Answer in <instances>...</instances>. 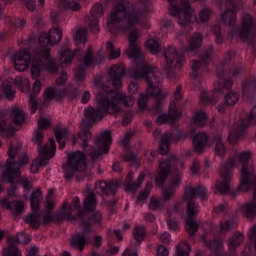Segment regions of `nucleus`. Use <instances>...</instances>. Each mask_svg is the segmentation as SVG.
<instances>
[{
  "instance_id": "15",
  "label": "nucleus",
  "mask_w": 256,
  "mask_h": 256,
  "mask_svg": "<svg viewBox=\"0 0 256 256\" xmlns=\"http://www.w3.org/2000/svg\"><path fill=\"white\" fill-rule=\"evenodd\" d=\"M189 137V132L177 128L174 132H166L160 139L159 151L152 150L150 152V163H153L159 155H167L171 147V141H185Z\"/></svg>"
},
{
  "instance_id": "58",
  "label": "nucleus",
  "mask_w": 256,
  "mask_h": 256,
  "mask_svg": "<svg viewBox=\"0 0 256 256\" xmlns=\"http://www.w3.org/2000/svg\"><path fill=\"white\" fill-rule=\"evenodd\" d=\"M131 139H133V133L127 132L124 135V139L121 140V145H123V147L127 149L129 147V143L131 142Z\"/></svg>"
},
{
  "instance_id": "14",
  "label": "nucleus",
  "mask_w": 256,
  "mask_h": 256,
  "mask_svg": "<svg viewBox=\"0 0 256 256\" xmlns=\"http://www.w3.org/2000/svg\"><path fill=\"white\" fill-rule=\"evenodd\" d=\"M213 47L209 46L201 55V60L192 62L191 79L196 83L197 87H201V81L206 73H209V64L213 61Z\"/></svg>"
},
{
  "instance_id": "19",
  "label": "nucleus",
  "mask_w": 256,
  "mask_h": 256,
  "mask_svg": "<svg viewBox=\"0 0 256 256\" xmlns=\"http://www.w3.org/2000/svg\"><path fill=\"white\" fill-rule=\"evenodd\" d=\"M9 246L3 249V256H23L19 248H17V243L23 245H29L31 243V237L23 232L18 233L16 236L8 239Z\"/></svg>"
},
{
  "instance_id": "18",
  "label": "nucleus",
  "mask_w": 256,
  "mask_h": 256,
  "mask_svg": "<svg viewBox=\"0 0 256 256\" xmlns=\"http://www.w3.org/2000/svg\"><path fill=\"white\" fill-rule=\"evenodd\" d=\"M228 35L230 37H238L244 43H248V45H251V43L255 45L256 28L253 25V17L249 14L244 15L242 24L230 31Z\"/></svg>"
},
{
  "instance_id": "40",
  "label": "nucleus",
  "mask_w": 256,
  "mask_h": 256,
  "mask_svg": "<svg viewBox=\"0 0 256 256\" xmlns=\"http://www.w3.org/2000/svg\"><path fill=\"white\" fill-rule=\"evenodd\" d=\"M87 28H79L75 35L76 45H85L87 43Z\"/></svg>"
},
{
  "instance_id": "7",
  "label": "nucleus",
  "mask_w": 256,
  "mask_h": 256,
  "mask_svg": "<svg viewBox=\"0 0 256 256\" xmlns=\"http://www.w3.org/2000/svg\"><path fill=\"white\" fill-rule=\"evenodd\" d=\"M203 45V34L195 32L190 37L188 46L182 47L181 50H177L174 46H168L164 48L163 57L165 59L166 65L163 69L164 75L170 81H177V71L185 65V55H197Z\"/></svg>"
},
{
  "instance_id": "33",
  "label": "nucleus",
  "mask_w": 256,
  "mask_h": 256,
  "mask_svg": "<svg viewBox=\"0 0 256 256\" xmlns=\"http://www.w3.org/2000/svg\"><path fill=\"white\" fill-rule=\"evenodd\" d=\"M5 97L9 101H12V99H15V90H13V85L10 82H4L2 84L1 92H0V101H3Z\"/></svg>"
},
{
  "instance_id": "23",
  "label": "nucleus",
  "mask_w": 256,
  "mask_h": 256,
  "mask_svg": "<svg viewBox=\"0 0 256 256\" xmlns=\"http://www.w3.org/2000/svg\"><path fill=\"white\" fill-rule=\"evenodd\" d=\"M83 231L84 232H76L72 234L70 238V246L72 247V249H77L78 251H80V253L83 252L85 246L87 245V235H89V233H92L85 232L84 229Z\"/></svg>"
},
{
  "instance_id": "52",
  "label": "nucleus",
  "mask_w": 256,
  "mask_h": 256,
  "mask_svg": "<svg viewBox=\"0 0 256 256\" xmlns=\"http://www.w3.org/2000/svg\"><path fill=\"white\" fill-rule=\"evenodd\" d=\"M101 205H102V207H107V209H109L110 213H114L115 206L117 205V200H115V199H111V200L103 199V201L101 202Z\"/></svg>"
},
{
  "instance_id": "21",
  "label": "nucleus",
  "mask_w": 256,
  "mask_h": 256,
  "mask_svg": "<svg viewBox=\"0 0 256 256\" xmlns=\"http://www.w3.org/2000/svg\"><path fill=\"white\" fill-rule=\"evenodd\" d=\"M117 189H119V182L115 180H109L108 182L102 180L95 183V191L101 197H109V195L115 197Z\"/></svg>"
},
{
  "instance_id": "38",
  "label": "nucleus",
  "mask_w": 256,
  "mask_h": 256,
  "mask_svg": "<svg viewBox=\"0 0 256 256\" xmlns=\"http://www.w3.org/2000/svg\"><path fill=\"white\" fill-rule=\"evenodd\" d=\"M253 89H256V78L253 80L246 81L242 84V97H249Z\"/></svg>"
},
{
  "instance_id": "36",
  "label": "nucleus",
  "mask_w": 256,
  "mask_h": 256,
  "mask_svg": "<svg viewBox=\"0 0 256 256\" xmlns=\"http://www.w3.org/2000/svg\"><path fill=\"white\" fill-rule=\"evenodd\" d=\"M244 239L245 236H243V233H234V235L228 241V248L230 249V251H235V249H237V247H239L241 243H243Z\"/></svg>"
},
{
  "instance_id": "17",
  "label": "nucleus",
  "mask_w": 256,
  "mask_h": 256,
  "mask_svg": "<svg viewBox=\"0 0 256 256\" xmlns=\"http://www.w3.org/2000/svg\"><path fill=\"white\" fill-rule=\"evenodd\" d=\"M256 123V106L252 108L250 113L245 117L238 120L237 124H234L232 130L228 135V141L231 145H235L241 137H244L247 133L248 127L255 125Z\"/></svg>"
},
{
  "instance_id": "9",
  "label": "nucleus",
  "mask_w": 256,
  "mask_h": 256,
  "mask_svg": "<svg viewBox=\"0 0 256 256\" xmlns=\"http://www.w3.org/2000/svg\"><path fill=\"white\" fill-rule=\"evenodd\" d=\"M195 198L207 201V188L203 185H198L196 187L186 186L184 189L183 201L187 203L186 213L188 215L185 228L191 239H195V233L199 231V222L193 219L199 213V204L195 203Z\"/></svg>"
},
{
  "instance_id": "10",
  "label": "nucleus",
  "mask_w": 256,
  "mask_h": 256,
  "mask_svg": "<svg viewBox=\"0 0 256 256\" xmlns=\"http://www.w3.org/2000/svg\"><path fill=\"white\" fill-rule=\"evenodd\" d=\"M77 53H80V56L82 57V64L77 67L75 77L77 81L83 83V81H85V75H87V69H89V67H95V65H101V63H103V60L105 59V56H103V54L94 55L93 47L91 46H88L86 52L81 50H77V52H74L71 49H64L61 51L63 63L65 65H71Z\"/></svg>"
},
{
  "instance_id": "54",
  "label": "nucleus",
  "mask_w": 256,
  "mask_h": 256,
  "mask_svg": "<svg viewBox=\"0 0 256 256\" xmlns=\"http://www.w3.org/2000/svg\"><path fill=\"white\" fill-rule=\"evenodd\" d=\"M53 195V191L49 190L46 201V209L51 212L55 209V201L51 198Z\"/></svg>"
},
{
  "instance_id": "3",
  "label": "nucleus",
  "mask_w": 256,
  "mask_h": 256,
  "mask_svg": "<svg viewBox=\"0 0 256 256\" xmlns=\"http://www.w3.org/2000/svg\"><path fill=\"white\" fill-rule=\"evenodd\" d=\"M63 39V32L59 27H54L49 32H43L39 38L37 36H29L26 40H18V45L22 47L14 58V67L16 71H27L31 67V75L35 80L32 87V93L29 95V106L31 113H37L39 109V101L37 95L41 91V81L39 77L43 71L55 75L59 73V61L51 56V49ZM32 64V66H31Z\"/></svg>"
},
{
  "instance_id": "27",
  "label": "nucleus",
  "mask_w": 256,
  "mask_h": 256,
  "mask_svg": "<svg viewBox=\"0 0 256 256\" xmlns=\"http://www.w3.org/2000/svg\"><path fill=\"white\" fill-rule=\"evenodd\" d=\"M7 111L0 110V135L2 137L11 138L15 136V129L7 126Z\"/></svg>"
},
{
  "instance_id": "12",
  "label": "nucleus",
  "mask_w": 256,
  "mask_h": 256,
  "mask_svg": "<svg viewBox=\"0 0 256 256\" xmlns=\"http://www.w3.org/2000/svg\"><path fill=\"white\" fill-rule=\"evenodd\" d=\"M43 138V131L41 129H36L34 132L33 141L38 145L37 151L39 157L32 162L30 166L31 173H39V169H41V167H45V165L49 163V159H53V157H55V151L57 150L55 140L50 138L49 147V144L43 146Z\"/></svg>"
},
{
  "instance_id": "35",
  "label": "nucleus",
  "mask_w": 256,
  "mask_h": 256,
  "mask_svg": "<svg viewBox=\"0 0 256 256\" xmlns=\"http://www.w3.org/2000/svg\"><path fill=\"white\" fill-rule=\"evenodd\" d=\"M209 120V116H207V113L203 110L197 111L192 116V122L196 127H205L207 125V121Z\"/></svg>"
},
{
  "instance_id": "2",
  "label": "nucleus",
  "mask_w": 256,
  "mask_h": 256,
  "mask_svg": "<svg viewBox=\"0 0 256 256\" xmlns=\"http://www.w3.org/2000/svg\"><path fill=\"white\" fill-rule=\"evenodd\" d=\"M137 39H139V34L137 31L130 32L128 36L129 46L126 53L129 59H133L137 63V67L131 70V77L134 81L130 82L128 85V90L130 95L137 93L139 91V82L141 79H145L148 83L146 89V94L140 93L138 96V107L141 111L147 109L149 103V97L155 99V105L153 109L157 113L156 123L158 125H163V123H175L181 115H183V110L187 107V102H183V86L178 84L173 94V100H171L168 114L163 113V101L167 97V93L163 92L159 88V83H161V78H159V68L153 67L145 61V56L143 51L137 45Z\"/></svg>"
},
{
  "instance_id": "26",
  "label": "nucleus",
  "mask_w": 256,
  "mask_h": 256,
  "mask_svg": "<svg viewBox=\"0 0 256 256\" xmlns=\"http://www.w3.org/2000/svg\"><path fill=\"white\" fill-rule=\"evenodd\" d=\"M239 11V6L234 0H226V11H225V21L226 25H235V15Z\"/></svg>"
},
{
  "instance_id": "44",
  "label": "nucleus",
  "mask_w": 256,
  "mask_h": 256,
  "mask_svg": "<svg viewBox=\"0 0 256 256\" xmlns=\"http://www.w3.org/2000/svg\"><path fill=\"white\" fill-rule=\"evenodd\" d=\"M153 190V184L151 182H147L145 190L140 192L137 198V203H144L147 201L149 195H151V191Z\"/></svg>"
},
{
  "instance_id": "63",
  "label": "nucleus",
  "mask_w": 256,
  "mask_h": 256,
  "mask_svg": "<svg viewBox=\"0 0 256 256\" xmlns=\"http://www.w3.org/2000/svg\"><path fill=\"white\" fill-rule=\"evenodd\" d=\"M157 255L158 256H168L169 250L164 245L159 244L157 246Z\"/></svg>"
},
{
  "instance_id": "43",
  "label": "nucleus",
  "mask_w": 256,
  "mask_h": 256,
  "mask_svg": "<svg viewBox=\"0 0 256 256\" xmlns=\"http://www.w3.org/2000/svg\"><path fill=\"white\" fill-rule=\"evenodd\" d=\"M13 122L15 125H23L25 123V112L19 108L12 111Z\"/></svg>"
},
{
  "instance_id": "49",
  "label": "nucleus",
  "mask_w": 256,
  "mask_h": 256,
  "mask_svg": "<svg viewBox=\"0 0 256 256\" xmlns=\"http://www.w3.org/2000/svg\"><path fill=\"white\" fill-rule=\"evenodd\" d=\"M164 207H165V204L163 203V201H161L155 197L151 198L150 203H149V208L152 211H161L162 209H164Z\"/></svg>"
},
{
  "instance_id": "16",
  "label": "nucleus",
  "mask_w": 256,
  "mask_h": 256,
  "mask_svg": "<svg viewBox=\"0 0 256 256\" xmlns=\"http://www.w3.org/2000/svg\"><path fill=\"white\" fill-rule=\"evenodd\" d=\"M87 169V156L85 152L78 150L68 155L67 164L64 165V177L67 181H71L75 177V173H83Z\"/></svg>"
},
{
  "instance_id": "24",
  "label": "nucleus",
  "mask_w": 256,
  "mask_h": 256,
  "mask_svg": "<svg viewBox=\"0 0 256 256\" xmlns=\"http://www.w3.org/2000/svg\"><path fill=\"white\" fill-rule=\"evenodd\" d=\"M67 88H57V86H50L44 91V97L48 101H61L67 95Z\"/></svg>"
},
{
  "instance_id": "46",
  "label": "nucleus",
  "mask_w": 256,
  "mask_h": 256,
  "mask_svg": "<svg viewBox=\"0 0 256 256\" xmlns=\"http://www.w3.org/2000/svg\"><path fill=\"white\" fill-rule=\"evenodd\" d=\"M8 23L11 27H15L16 29H23L25 25H27V21L25 18L17 17V18H8Z\"/></svg>"
},
{
  "instance_id": "42",
  "label": "nucleus",
  "mask_w": 256,
  "mask_h": 256,
  "mask_svg": "<svg viewBox=\"0 0 256 256\" xmlns=\"http://www.w3.org/2000/svg\"><path fill=\"white\" fill-rule=\"evenodd\" d=\"M106 51L109 55V59H119V57H121V49H116L113 42H107Z\"/></svg>"
},
{
  "instance_id": "45",
  "label": "nucleus",
  "mask_w": 256,
  "mask_h": 256,
  "mask_svg": "<svg viewBox=\"0 0 256 256\" xmlns=\"http://www.w3.org/2000/svg\"><path fill=\"white\" fill-rule=\"evenodd\" d=\"M239 101V93L228 91L225 95V105L233 107Z\"/></svg>"
},
{
  "instance_id": "56",
  "label": "nucleus",
  "mask_w": 256,
  "mask_h": 256,
  "mask_svg": "<svg viewBox=\"0 0 256 256\" xmlns=\"http://www.w3.org/2000/svg\"><path fill=\"white\" fill-rule=\"evenodd\" d=\"M190 171L193 173V175H197V173L201 171V162H199L197 159H194L192 165L190 166Z\"/></svg>"
},
{
  "instance_id": "41",
  "label": "nucleus",
  "mask_w": 256,
  "mask_h": 256,
  "mask_svg": "<svg viewBox=\"0 0 256 256\" xmlns=\"http://www.w3.org/2000/svg\"><path fill=\"white\" fill-rule=\"evenodd\" d=\"M191 253V246L185 241H181L176 247V256H189Z\"/></svg>"
},
{
  "instance_id": "37",
  "label": "nucleus",
  "mask_w": 256,
  "mask_h": 256,
  "mask_svg": "<svg viewBox=\"0 0 256 256\" xmlns=\"http://www.w3.org/2000/svg\"><path fill=\"white\" fill-rule=\"evenodd\" d=\"M211 31L215 35V41L217 45H222L223 41H225V37L223 36V30L221 29V24L217 22L213 26H211Z\"/></svg>"
},
{
  "instance_id": "28",
  "label": "nucleus",
  "mask_w": 256,
  "mask_h": 256,
  "mask_svg": "<svg viewBox=\"0 0 256 256\" xmlns=\"http://www.w3.org/2000/svg\"><path fill=\"white\" fill-rule=\"evenodd\" d=\"M127 184H126V191H130V193H133L143 185V181H145V173L142 171L140 172L137 181H133V172H130L127 175Z\"/></svg>"
},
{
  "instance_id": "62",
  "label": "nucleus",
  "mask_w": 256,
  "mask_h": 256,
  "mask_svg": "<svg viewBox=\"0 0 256 256\" xmlns=\"http://www.w3.org/2000/svg\"><path fill=\"white\" fill-rule=\"evenodd\" d=\"M167 225L170 231H177V229L179 228V223L171 218L167 219Z\"/></svg>"
},
{
  "instance_id": "30",
  "label": "nucleus",
  "mask_w": 256,
  "mask_h": 256,
  "mask_svg": "<svg viewBox=\"0 0 256 256\" xmlns=\"http://www.w3.org/2000/svg\"><path fill=\"white\" fill-rule=\"evenodd\" d=\"M41 201H43L41 189L34 190L30 196V207L34 213H39Z\"/></svg>"
},
{
  "instance_id": "47",
  "label": "nucleus",
  "mask_w": 256,
  "mask_h": 256,
  "mask_svg": "<svg viewBox=\"0 0 256 256\" xmlns=\"http://www.w3.org/2000/svg\"><path fill=\"white\" fill-rule=\"evenodd\" d=\"M133 235H134L135 241H137L138 243H141L143 239H145V227L136 225Z\"/></svg>"
},
{
  "instance_id": "50",
  "label": "nucleus",
  "mask_w": 256,
  "mask_h": 256,
  "mask_svg": "<svg viewBox=\"0 0 256 256\" xmlns=\"http://www.w3.org/2000/svg\"><path fill=\"white\" fill-rule=\"evenodd\" d=\"M198 17L201 23H207V21H209L211 18V9L209 7L202 8L198 14Z\"/></svg>"
},
{
  "instance_id": "4",
  "label": "nucleus",
  "mask_w": 256,
  "mask_h": 256,
  "mask_svg": "<svg viewBox=\"0 0 256 256\" xmlns=\"http://www.w3.org/2000/svg\"><path fill=\"white\" fill-rule=\"evenodd\" d=\"M251 157H253L251 151L246 150L237 154L235 150L225 163V195H230V197L237 195V190L228 183L231 179V171L237 167V161L242 165L238 191H249V189L253 191L252 199L242 206V213L248 219L256 216V162L250 163Z\"/></svg>"
},
{
  "instance_id": "25",
  "label": "nucleus",
  "mask_w": 256,
  "mask_h": 256,
  "mask_svg": "<svg viewBox=\"0 0 256 256\" xmlns=\"http://www.w3.org/2000/svg\"><path fill=\"white\" fill-rule=\"evenodd\" d=\"M209 143V136L205 132H198L192 138V145L195 153H203Z\"/></svg>"
},
{
  "instance_id": "29",
  "label": "nucleus",
  "mask_w": 256,
  "mask_h": 256,
  "mask_svg": "<svg viewBox=\"0 0 256 256\" xmlns=\"http://www.w3.org/2000/svg\"><path fill=\"white\" fill-rule=\"evenodd\" d=\"M205 243L208 249L213 251L215 256H223L221 253V250L223 249V239H221L220 236L214 237L213 240H205Z\"/></svg>"
},
{
  "instance_id": "34",
  "label": "nucleus",
  "mask_w": 256,
  "mask_h": 256,
  "mask_svg": "<svg viewBox=\"0 0 256 256\" xmlns=\"http://www.w3.org/2000/svg\"><path fill=\"white\" fill-rule=\"evenodd\" d=\"M220 181L218 180L215 184L214 193L219 195H225V163H221Z\"/></svg>"
},
{
  "instance_id": "61",
  "label": "nucleus",
  "mask_w": 256,
  "mask_h": 256,
  "mask_svg": "<svg viewBox=\"0 0 256 256\" xmlns=\"http://www.w3.org/2000/svg\"><path fill=\"white\" fill-rule=\"evenodd\" d=\"M131 121H133V112L131 111L125 112L122 119V125H129Z\"/></svg>"
},
{
  "instance_id": "39",
  "label": "nucleus",
  "mask_w": 256,
  "mask_h": 256,
  "mask_svg": "<svg viewBox=\"0 0 256 256\" xmlns=\"http://www.w3.org/2000/svg\"><path fill=\"white\" fill-rule=\"evenodd\" d=\"M173 21L170 19H165L160 22V35L161 37H166L167 33L173 31Z\"/></svg>"
},
{
  "instance_id": "11",
  "label": "nucleus",
  "mask_w": 256,
  "mask_h": 256,
  "mask_svg": "<svg viewBox=\"0 0 256 256\" xmlns=\"http://www.w3.org/2000/svg\"><path fill=\"white\" fill-rule=\"evenodd\" d=\"M21 151V144L10 143L8 149L9 159L6 160V169L2 173V177L8 181V183H13L15 179L21 177V167L29 163V157L27 154H19Z\"/></svg>"
},
{
  "instance_id": "48",
  "label": "nucleus",
  "mask_w": 256,
  "mask_h": 256,
  "mask_svg": "<svg viewBox=\"0 0 256 256\" xmlns=\"http://www.w3.org/2000/svg\"><path fill=\"white\" fill-rule=\"evenodd\" d=\"M25 223H28L32 229H39V216L37 214H30L25 218Z\"/></svg>"
},
{
  "instance_id": "1",
  "label": "nucleus",
  "mask_w": 256,
  "mask_h": 256,
  "mask_svg": "<svg viewBox=\"0 0 256 256\" xmlns=\"http://www.w3.org/2000/svg\"><path fill=\"white\" fill-rule=\"evenodd\" d=\"M109 74L111 76L110 84H102V91L96 95V108L89 107L85 110L86 119L83 120L84 128L80 132L74 134L66 127H59L55 130L56 141L59 143V149H65L67 141H71L72 145H80L84 153L97 161L101 155L109 153L113 137L111 131L105 130L100 133L96 139V147L89 145V141L93 135L89 127H93V123L101 121L105 113L113 115L121 111V105L124 107H133L135 105V97L119 92L123 85V77L125 75V64H114L110 67Z\"/></svg>"
},
{
  "instance_id": "51",
  "label": "nucleus",
  "mask_w": 256,
  "mask_h": 256,
  "mask_svg": "<svg viewBox=\"0 0 256 256\" xmlns=\"http://www.w3.org/2000/svg\"><path fill=\"white\" fill-rule=\"evenodd\" d=\"M124 161L126 163H131L132 165H137L139 163V160H137V154H135L131 150H128L124 154Z\"/></svg>"
},
{
  "instance_id": "32",
  "label": "nucleus",
  "mask_w": 256,
  "mask_h": 256,
  "mask_svg": "<svg viewBox=\"0 0 256 256\" xmlns=\"http://www.w3.org/2000/svg\"><path fill=\"white\" fill-rule=\"evenodd\" d=\"M145 46L152 55H157V53H161V51H163V47L161 46V39L159 38L148 39L145 43Z\"/></svg>"
},
{
  "instance_id": "6",
  "label": "nucleus",
  "mask_w": 256,
  "mask_h": 256,
  "mask_svg": "<svg viewBox=\"0 0 256 256\" xmlns=\"http://www.w3.org/2000/svg\"><path fill=\"white\" fill-rule=\"evenodd\" d=\"M80 203L79 197L75 196L71 204L66 202L62 205L56 217L60 221H76L79 217L85 233H93V225L101 226L103 219L101 212L97 211V196L90 192L84 200V207H81ZM73 211H77V216L73 215Z\"/></svg>"
},
{
  "instance_id": "55",
  "label": "nucleus",
  "mask_w": 256,
  "mask_h": 256,
  "mask_svg": "<svg viewBox=\"0 0 256 256\" xmlns=\"http://www.w3.org/2000/svg\"><path fill=\"white\" fill-rule=\"evenodd\" d=\"M215 153L218 157L223 159V157H225V144L218 142L215 146Z\"/></svg>"
},
{
  "instance_id": "59",
  "label": "nucleus",
  "mask_w": 256,
  "mask_h": 256,
  "mask_svg": "<svg viewBox=\"0 0 256 256\" xmlns=\"http://www.w3.org/2000/svg\"><path fill=\"white\" fill-rule=\"evenodd\" d=\"M226 69H228V77H235L236 75H239V73H241V68L237 67V66H231V68H229L227 66V60H226Z\"/></svg>"
},
{
  "instance_id": "8",
  "label": "nucleus",
  "mask_w": 256,
  "mask_h": 256,
  "mask_svg": "<svg viewBox=\"0 0 256 256\" xmlns=\"http://www.w3.org/2000/svg\"><path fill=\"white\" fill-rule=\"evenodd\" d=\"M159 171L155 175V183L157 187H163L167 177L171 175L170 185L162 189L164 201H169L175 195V187H179L181 183V170H179V158L177 155H166L159 160Z\"/></svg>"
},
{
  "instance_id": "20",
  "label": "nucleus",
  "mask_w": 256,
  "mask_h": 256,
  "mask_svg": "<svg viewBox=\"0 0 256 256\" xmlns=\"http://www.w3.org/2000/svg\"><path fill=\"white\" fill-rule=\"evenodd\" d=\"M1 192H3V186L0 184V193ZM11 197H13L12 192H8L6 196L0 199V205L4 209L12 211L14 215H21L23 213V209H25V204L19 200L11 202Z\"/></svg>"
},
{
  "instance_id": "5",
  "label": "nucleus",
  "mask_w": 256,
  "mask_h": 256,
  "mask_svg": "<svg viewBox=\"0 0 256 256\" xmlns=\"http://www.w3.org/2000/svg\"><path fill=\"white\" fill-rule=\"evenodd\" d=\"M144 8H137L129 0H118L110 13V19L107 21V27L112 35L117 33H129L135 27L149 29L147 18L151 13V0H140Z\"/></svg>"
},
{
  "instance_id": "31",
  "label": "nucleus",
  "mask_w": 256,
  "mask_h": 256,
  "mask_svg": "<svg viewBox=\"0 0 256 256\" xmlns=\"http://www.w3.org/2000/svg\"><path fill=\"white\" fill-rule=\"evenodd\" d=\"M58 6L62 11H79L81 9L79 0H58Z\"/></svg>"
},
{
  "instance_id": "53",
  "label": "nucleus",
  "mask_w": 256,
  "mask_h": 256,
  "mask_svg": "<svg viewBox=\"0 0 256 256\" xmlns=\"http://www.w3.org/2000/svg\"><path fill=\"white\" fill-rule=\"evenodd\" d=\"M67 79H69V75L66 71H62L60 76L56 79V85H58V87H63V85L67 83Z\"/></svg>"
},
{
  "instance_id": "60",
  "label": "nucleus",
  "mask_w": 256,
  "mask_h": 256,
  "mask_svg": "<svg viewBox=\"0 0 256 256\" xmlns=\"http://www.w3.org/2000/svg\"><path fill=\"white\" fill-rule=\"evenodd\" d=\"M122 256H138L137 255V246H129L123 252Z\"/></svg>"
},
{
  "instance_id": "57",
  "label": "nucleus",
  "mask_w": 256,
  "mask_h": 256,
  "mask_svg": "<svg viewBox=\"0 0 256 256\" xmlns=\"http://www.w3.org/2000/svg\"><path fill=\"white\" fill-rule=\"evenodd\" d=\"M38 127L39 129H48V127H51V120L45 117L40 118L38 120Z\"/></svg>"
},
{
  "instance_id": "64",
  "label": "nucleus",
  "mask_w": 256,
  "mask_h": 256,
  "mask_svg": "<svg viewBox=\"0 0 256 256\" xmlns=\"http://www.w3.org/2000/svg\"><path fill=\"white\" fill-rule=\"evenodd\" d=\"M220 213H225V204H221L220 206L216 207L212 211V217H217Z\"/></svg>"
},
{
  "instance_id": "13",
  "label": "nucleus",
  "mask_w": 256,
  "mask_h": 256,
  "mask_svg": "<svg viewBox=\"0 0 256 256\" xmlns=\"http://www.w3.org/2000/svg\"><path fill=\"white\" fill-rule=\"evenodd\" d=\"M213 91H202L200 94L201 105H216L219 98L217 95L225 94V62L216 67V80Z\"/></svg>"
},
{
  "instance_id": "22",
  "label": "nucleus",
  "mask_w": 256,
  "mask_h": 256,
  "mask_svg": "<svg viewBox=\"0 0 256 256\" xmlns=\"http://www.w3.org/2000/svg\"><path fill=\"white\" fill-rule=\"evenodd\" d=\"M90 13L92 18L86 16L85 21H89L88 27L91 33L97 34L99 33V17L103 16V5L99 3L94 4Z\"/></svg>"
}]
</instances>
